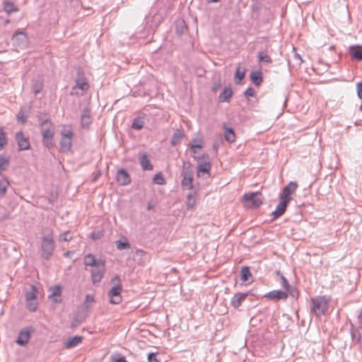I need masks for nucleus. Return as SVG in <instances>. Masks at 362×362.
I'll return each mask as SVG.
<instances>
[{"instance_id": "obj_1", "label": "nucleus", "mask_w": 362, "mask_h": 362, "mask_svg": "<svg viewBox=\"0 0 362 362\" xmlns=\"http://www.w3.org/2000/svg\"><path fill=\"white\" fill-rule=\"evenodd\" d=\"M330 298L322 296L311 298L310 310L317 317L325 315L328 309V304L330 302Z\"/></svg>"}, {"instance_id": "obj_2", "label": "nucleus", "mask_w": 362, "mask_h": 362, "mask_svg": "<svg viewBox=\"0 0 362 362\" xmlns=\"http://www.w3.org/2000/svg\"><path fill=\"white\" fill-rule=\"evenodd\" d=\"M40 130L42 136V142L44 146L50 148L53 146L54 126L49 118L46 117L45 120L40 122Z\"/></svg>"}, {"instance_id": "obj_3", "label": "nucleus", "mask_w": 362, "mask_h": 362, "mask_svg": "<svg viewBox=\"0 0 362 362\" xmlns=\"http://www.w3.org/2000/svg\"><path fill=\"white\" fill-rule=\"evenodd\" d=\"M181 175L182 176V180L181 183L182 187L184 189H192L194 171L192 170V165L189 161H183L181 170Z\"/></svg>"}, {"instance_id": "obj_4", "label": "nucleus", "mask_w": 362, "mask_h": 362, "mask_svg": "<svg viewBox=\"0 0 362 362\" xmlns=\"http://www.w3.org/2000/svg\"><path fill=\"white\" fill-rule=\"evenodd\" d=\"M41 250L42 256L45 259H49L53 254L54 250V240L53 233L50 231L42 238Z\"/></svg>"}, {"instance_id": "obj_5", "label": "nucleus", "mask_w": 362, "mask_h": 362, "mask_svg": "<svg viewBox=\"0 0 362 362\" xmlns=\"http://www.w3.org/2000/svg\"><path fill=\"white\" fill-rule=\"evenodd\" d=\"M263 199L264 197L261 192H249L243 195V202L245 207L257 209L262 204Z\"/></svg>"}, {"instance_id": "obj_6", "label": "nucleus", "mask_w": 362, "mask_h": 362, "mask_svg": "<svg viewBox=\"0 0 362 362\" xmlns=\"http://www.w3.org/2000/svg\"><path fill=\"white\" fill-rule=\"evenodd\" d=\"M60 148L63 152H68L72 146L74 133L71 129H64L61 131Z\"/></svg>"}, {"instance_id": "obj_7", "label": "nucleus", "mask_w": 362, "mask_h": 362, "mask_svg": "<svg viewBox=\"0 0 362 362\" xmlns=\"http://www.w3.org/2000/svg\"><path fill=\"white\" fill-rule=\"evenodd\" d=\"M298 183L296 182H290L286 185L282 192L279 194V199L286 200L290 202L292 199V195L295 193L298 188Z\"/></svg>"}, {"instance_id": "obj_8", "label": "nucleus", "mask_w": 362, "mask_h": 362, "mask_svg": "<svg viewBox=\"0 0 362 362\" xmlns=\"http://www.w3.org/2000/svg\"><path fill=\"white\" fill-rule=\"evenodd\" d=\"M90 272L93 284H95L101 281L105 273V261L99 264L96 267L92 268Z\"/></svg>"}, {"instance_id": "obj_9", "label": "nucleus", "mask_w": 362, "mask_h": 362, "mask_svg": "<svg viewBox=\"0 0 362 362\" xmlns=\"http://www.w3.org/2000/svg\"><path fill=\"white\" fill-rule=\"evenodd\" d=\"M121 291L122 286L120 284H116L112 287L108 292L110 303L119 304L122 301Z\"/></svg>"}, {"instance_id": "obj_10", "label": "nucleus", "mask_w": 362, "mask_h": 362, "mask_svg": "<svg viewBox=\"0 0 362 362\" xmlns=\"http://www.w3.org/2000/svg\"><path fill=\"white\" fill-rule=\"evenodd\" d=\"M197 159L198 175H199L200 173H209L211 165L210 162L209 161V156L207 155H204L202 156V158H197Z\"/></svg>"}, {"instance_id": "obj_11", "label": "nucleus", "mask_w": 362, "mask_h": 362, "mask_svg": "<svg viewBox=\"0 0 362 362\" xmlns=\"http://www.w3.org/2000/svg\"><path fill=\"white\" fill-rule=\"evenodd\" d=\"M88 88L89 85L84 78H78L76 81V86L72 88L71 94L83 95Z\"/></svg>"}, {"instance_id": "obj_12", "label": "nucleus", "mask_w": 362, "mask_h": 362, "mask_svg": "<svg viewBox=\"0 0 362 362\" xmlns=\"http://www.w3.org/2000/svg\"><path fill=\"white\" fill-rule=\"evenodd\" d=\"M15 138L18 143L19 151L28 150L30 148V142L28 138L24 136L23 132L20 131L16 132Z\"/></svg>"}, {"instance_id": "obj_13", "label": "nucleus", "mask_w": 362, "mask_h": 362, "mask_svg": "<svg viewBox=\"0 0 362 362\" xmlns=\"http://www.w3.org/2000/svg\"><path fill=\"white\" fill-rule=\"evenodd\" d=\"M105 260L101 258H96L93 254H88L83 258V264L86 267H96L99 264L104 262Z\"/></svg>"}, {"instance_id": "obj_14", "label": "nucleus", "mask_w": 362, "mask_h": 362, "mask_svg": "<svg viewBox=\"0 0 362 362\" xmlns=\"http://www.w3.org/2000/svg\"><path fill=\"white\" fill-rule=\"evenodd\" d=\"M117 181L120 185L125 186L131 183V177L124 169H119L117 173Z\"/></svg>"}, {"instance_id": "obj_15", "label": "nucleus", "mask_w": 362, "mask_h": 362, "mask_svg": "<svg viewBox=\"0 0 362 362\" xmlns=\"http://www.w3.org/2000/svg\"><path fill=\"white\" fill-rule=\"evenodd\" d=\"M265 298L273 300H286L288 293L281 290H274L267 293Z\"/></svg>"}, {"instance_id": "obj_16", "label": "nucleus", "mask_w": 362, "mask_h": 362, "mask_svg": "<svg viewBox=\"0 0 362 362\" xmlns=\"http://www.w3.org/2000/svg\"><path fill=\"white\" fill-rule=\"evenodd\" d=\"M289 202L286 200L280 199L279 204L276 206L275 211L272 212L273 219H276L282 216L287 208Z\"/></svg>"}, {"instance_id": "obj_17", "label": "nucleus", "mask_w": 362, "mask_h": 362, "mask_svg": "<svg viewBox=\"0 0 362 362\" xmlns=\"http://www.w3.org/2000/svg\"><path fill=\"white\" fill-rule=\"evenodd\" d=\"M30 337V330L29 328L22 329L19 334L16 343L21 346H25L28 344Z\"/></svg>"}, {"instance_id": "obj_18", "label": "nucleus", "mask_w": 362, "mask_h": 362, "mask_svg": "<svg viewBox=\"0 0 362 362\" xmlns=\"http://www.w3.org/2000/svg\"><path fill=\"white\" fill-rule=\"evenodd\" d=\"M49 298L52 299L54 303H60L62 299L60 298L62 294V287L59 285L54 286L49 288Z\"/></svg>"}, {"instance_id": "obj_19", "label": "nucleus", "mask_w": 362, "mask_h": 362, "mask_svg": "<svg viewBox=\"0 0 362 362\" xmlns=\"http://www.w3.org/2000/svg\"><path fill=\"white\" fill-rule=\"evenodd\" d=\"M248 293H238L230 300V305L235 308H239L247 297Z\"/></svg>"}, {"instance_id": "obj_20", "label": "nucleus", "mask_w": 362, "mask_h": 362, "mask_svg": "<svg viewBox=\"0 0 362 362\" xmlns=\"http://www.w3.org/2000/svg\"><path fill=\"white\" fill-rule=\"evenodd\" d=\"M349 54L352 58L362 61V46L351 45L349 47Z\"/></svg>"}, {"instance_id": "obj_21", "label": "nucleus", "mask_w": 362, "mask_h": 362, "mask_svg": "<svg viewBox=\"0 0 362 362\" xmlns=\"http://www.w3.org/2000/svg\"><path fill=\"white\" fill-rule=\"evenodd\" d=\"M185 136V134L182 129H176V131L173 133L171 140L170 144L173 146H176L178 145L182 140Z\"/></svg>"}, {"instance_id": "obj_22", "label": "nucleus", "mask_w": 362, "mask_h": 362, "mask_svg": "<svg viewBox=\"0 0 362 362\" xmlns=\"http://www.w3.org/2000/svg\"><path fill=\"white\" fill-rule=\"evenodd\" d=\"M91 123L90 112L88 109L86 108L83 110L81 116V124L83 128L88 127Z\"/></svg>"}, {"instance_id": "obj_23", "label": "nucleus", "mask_w": 362, "mask_h": 362, "mask_svg": "<svg viewBox=\"0 0 362 362\" xmlns=\"http://www.w3.org/2000/svg\"><path fill=\"white\" fill-rule=\"evenodd\" d=\"M140 164L144 170H153V165L146 153H144L140 156Z\"/></svg>"}, {"instance_id": "obj_24", "label": "nucleus", "mask_w": 362, "mask_h": 362, "mask_svg": "<svg viewBox=\"0 0 362 362\" xmlns=\"http://www.w3.org/2000/svg\"><path fill=\"white\" fill-rule=\"evenodd\" d=\"M233 95V91L230 88H225L222 93L219 95L218 99L220 102H228Z\"/></svg>"}, {"instance_id": "obj_25", "label": "nucleus", "mask_w": 362, "mask_h": 362, "mask_svg": "<svg viewBox=\"0 0 362 362\" xmlns=\"http://www.w3.org/2000/svg\"><path fill=\"white\" fill-rule=\"evenodd\" d=\"M250 79L255 86H259L262 82V74L260 71H252L250 74Z\"/></svg>"}, {"instance_id": "obj_26", "label": "nucleus", "mask_w": 362, "mask_h": 362, "mask_svg": "<svg viewBox=\"0 0 362 362\" xmlns=\"http://www.w3.org/2000/svg\"><path fill=\"white\" fill-rule=\"evenodd\" d=\"M252 276L248 267H243L241 269V280L243 282L252 281Z\"/></svg>"}, {"instance_id": "obj_27", "label": "nucleus", "mask_w": 362, "mask_h": 362, "mask_svg": "<svg viewBox=\"0 0 362 362\" xmlns=\"http://www.w3.org/2000/svg\"><path fill=\"white\" fill-rule=\"evenodd\" d=\"M83 337L81 336H75L69 339L65 343V346L67 349L72 348L77 346L81 342Z\"/></svg>"}, {"instance_id": "obj_28", "label": "nucleus", "mask_w": 362, "mask_h": 362, "mask_svg": "<svg viewBox=\"0 0 362 362\" xmlns=\"http://www.w3.org/2000/svg\"><path fill=\"white\" fill-rule=\"evenodd\" d=\"M144 117H137L134 119L132 124V128L135 130H140L144 127Z\"/></svg>"}, {"instance_id": "obj_29", "label": "nucleus", "mask_w": 362, "mask_h": 362, "mask_svg": "<svg viewBox=\"0 0 362 362\" xmlns=\"http://www.w3.org/2000/svg\"><path fill=\"white\" fill-rule=\"evenodd\" d=\"M4 9L8 14L18 11V8L13 2L8 1L4 2Z\"/></svg>"}, {"instance_id": "obj_30", "label": "nucleus", "mask_w": 362, "mask_h": 362, "mask_svg": "<svg viewBox=\"0 0 362 362\" xmlns=\"http://www.w3.org/2000/svg\"><path fill=\"white\" fill-rule=\"evenodd\" d=\"M224 137L229 143H233L235 141V134L232 128H226L224 132Z\"/></svg>"}, {"instance_id": "obj_31", "label": "nucleus", "mask_w": 362, "mask_h": 362, "mask_svg": "<svg viewBox=\"0 0 362 362\" xmlns=\"http://www.w3.org/2000/svg\"><path fill=\"white\" fill-rule=\"evenodd\" d=\"M245 71H246L245 69H244V68L242 69L240 66H238L236 69L235 78V83L237 84H240L241 81L245 78Z\"/></svg>"}, {"instance_id": "obj_32", "label": "nucleus", "mask_w": 362, "mask_h": 362, "mask_svg": "<svg viewBox=\"0 0 362 362\" xmlns=\"http://www.w3.org/2000/svg\"><path fill=\"white\" fill-rule=\"evenodd\" d=\"M37 293V288L34 286H32L30 287V289L26 292V294H25L26 300H36Z\"/></svg>"}, {"instance_id": "obj_33", "label": "nucleus", "mask_w": 362, "mask_h": 362, "mask_svg": "<svg viewBox=\"0 0 362 362\" xmlns=\"http://www.w3.org/2000/svg\"><path fill=\"white\" fill-rule=\"evenodd\" d=\"M8 186L9 182L6 178H2L0 180V197L5 195Z\"/></svg>"}, {"instance_id": "obj_34", "label": "nucleus", "mask_w": 362, "mask_h": 362, "mask_svg": "<svg viewBox=\"0 0 362 362\" xmlns=\"http://www.w3.org/2000/svg\"><path fill=\"white\" fill-rule=\"evenodd\" d=\"M9 165V158L3 155H0V171H4L7 169Z\"/></svg>"}, {"instance_id": "obj_35", "label": "nucleus", "mask_w": 362, "mask_h": 362, "mask_svg": "<svg viewBox=\"0 0 362 362\" xmlns=\"http://www.w3.org/2000/svg\"><path fill=\"white\" fill-rule=\"evenodd\" d=\"M153 182L156 185H163L166 183L161 173L156 174L153 178Z\"/></svg>"}, {"instance_id": "obj_36", "label": "nucleus", "mask_w": 362, "mask_h": 362, "mask_svg": "<svg viewBox=\"0 0 362 362\" xmlns=\"http://www.w3.org/2000/svg\"><path fill=\"white\" fill-rule=\"evenodd\" d=\"M7 144L6 133L2 127H0V150H1Z\"/></svg>"}, {"instance_id": "obj_37", "label": "nucleus", "mask_w": 362, "mask_h": 362, "mask_svg": "<svg viewBox=\"0 0 362 362\" xmlns=\"http://www.w3.org/2000/svg\"><path fill=\"white\" fill-rule=\"evenodd\" d=\"M116 247L119 250H127L130 248V244L127 240L122 241L117 240L116 241Z\"/></svg>"}, {"instance_id": "obj_38", "label": "nucleus", "mask_w": 362, "mask_h": 362, "mask_svg": "<svg viewBox=\"0 0 362 362\" xmlns=\"http://www.w3.org/2000/svg\"><path fill=\"white\" fill-rule=\"evenodd\" d=\"M95 302V298L93 295L87 294L85 298L83 305L86 309L90 308L92 304Z\"/></svg>"}, {"instance_id": "obj_39", "label": "nucleus", "mask_w": 362, "mask_h": 362, "mask_svg": "<svg viewBox=\"0 0 362 362\" xmlns=\"http://www.w3.org/2000/svg\"><path fill=\"white\" fill-rule=\"evenodd\" d=\"M258 59L259 62H264L267 64H271L272 62V58L264 52H258Z\"/></svg>"}, {"instance_id": "obj_40", "label": "nucleus", "mask_w": 362, "mask_h": 362, "mask_svg": "<svg viewBox=\"0 0 362 362\" xmlns=\"http://www.w3.org/2000/svg\"><path fill=\"white\" fill-rule=\"evenodd\" d=\"M26 308L30 312H35L37 308V303L36 300H26Z\"/></svg>"}, {"instance_id": "obj_41", "label": "nucleus", "mask_w": 362, "mask_h": 362, "mask_svg": "<svg viewBox=\"0 0 362 362\" xmlns=\"http://www.w3.org/2000/svg\"><path fill=\"white\" fill-rule=\"evenodd\" d=\"M13 40H22L23 42L27 41V36L23 32H16L13 36Z\"/></svg>"}, {"instance_id": "obj_42", "label": "nucleus", "mask_w": 362, "mask_h": 362, "mask_svg": "<svg viewBox=\"0 0 362 362\" xmlns=\"http://www.w3.org/2000/svg\"><path fill=\"white\" fill-rule=\"evenodd\" d=\"M196 204V200L194 195L190 193L187 195V206L189 209L193 208Z\"/></svg>"}, {"instance_id": "obj_43", "label": "nucleus", "mask_w": 362, "mask_h": 362, "mask_svg": "<svg viewBox=\"0 0 362 362\" xmlns=\"http://www.w3.org/2000/svg\"><path fill=\"white\" fill-rule=\"evenodd\" d=\"M72 239V236L69 232H66L59 235V241H70Z\"/></svg>"}, {"instance_id": "obj_44", "label": "nucleus", "mask_w": 362, "mask_h": 362, "mask_svg": "<svg viewBox=\"0 0 362 362\" xmlns=\"http://www.w3.org/2000/svg\"><path fill=\"white\" fill-rule=\"evenodd\" d=\"M281 286L285 288L286 291L290 290V284H288L286 278L283 275L281 274Z\"/></svg>"}, {"instance_id": "obj_45", "label": "nucleus", "mask_w": 362, "mask_h": 362, "mask_svg": "<svg viewBox=\"0 0 362 362\" xmlns=\"http://www.w3.org/2000/svg\"><path fill=\"white\" fill-rule=\"evenodd\" d=\"M27 119L28 116H25L21 110L17 114V119L22 124H25L27 122Z\"/></svg>"}, {"instance_id": "obj_46", "label": "nucleus", "mask_w": 362, "mask_h": 362, "mask_svg": "<svg viewBox=\"0 0 362 362\" xmlns=\"http://www.w3.org/2000/svg\"><path fill=\"white\" fill-rule=\"evenodd\" d=\"M246 98L253 97L255 95V90L252 87H248L244 93Z\"/></svg>"}, {"instance_id": "obj_47", "label": "nucleus", "mask_w": 362, "mask_h": 362, "mask_svg": "<svg viewBox=\"0 0 362 362\" xmlns=\"http://www.w3.org/2000/svg\"><path fill=\"white\" fill-rule=\"evenodd\" d=\"M42 88V85L41 83H36L33 85L34 93L35 95L38 94Z\"/></svg>"}, {"instance_id": "obj_48", "label": "nucleus", "mask_w": 362, "mask_h": 362, "mask_svg": "<svg viewBox=\"0 0 362 362\" xmlns=\"http://www.w3.org/2000/svg\"><path fill=\"white\" fill-rule=\"evenodd\" d=\"M202 148V144H190L191 151L194 154L197 153V148Z\"/></svg>"}, {"instance_id": "obj_49", "label": "nucleus", "mask_w": 362, "mask_h": 362, "mask_svg": "<svg viewBox=\"0 0 362 362\" xmlns=\"http://www.w3.org/2000/svg\"><path fill=\"white\" fill-rule=\"evenodd\" d=\"M221 86V81L218 80V81L215 82L213 84V86L211 88V90L213 92L216 93Z\"/></svg>"}, {"instance_id": "obj_50", "label": "nucleus", "mask_w": 362, "mask_h": 362, "mask_svg": "<svg viewBox=\"0 0 362 362\" xmlns=\"http://www.w3.org/2000/svg\"><path fill=\"white\" fill-rule=\"evenodd\" d=\"M356 89L358 97L362 100V82L357 83Z\"/></svg>"}, {"instance_id": "obj_51", "label": "nucleus", "mask_w": 362, "mask_h": 362, "mask_svg": "<svg viewBox=\"0 0 362 362\" xmlns=\"http://www.w3.org/2000/svg\"><path fill=\"white\" fill-rule=\"evenodd\" d=\"M147 358H148V362H159L156 357V354H154V353L148 354Z\"/></svg>"}, {"instance_id": "obj_52", "label": "nucleus", "mask_w": 362, "mask_h": 362, "mask_svg": "<svg viewBox=\"0 0 362 362\" xmlns=\"http://www.w3.org/2000/svg\"><path fill=\"white\" fill-rule=\"evenodd\" d=\"M287 292H288V293H289V294H290L292 297H293V298L297 297V296H298V291H297L296 288H294L291 287V286H290V290H289V291H287Z\"/></svg>"}, {"instance_id": "obj_53", "label": "nucleus", "mask_w": 362, "mask_h": 362, "mask_svg": "<svg viewBox=\"0 0 362 362\" xmlns=\"http://www.w3.org/2000/svg\"><path fill=\"white\" fill-rule=\"evenodd\" d=\"M101 236V233L100 232H93L90 235V237L93 240L99 239Z\"/></svg>"}, {"instance_id": "obj_54", "label": "nucleus", "mask_w": 362, "mask_h": 362, "mask_svg": "<svg viewBox=\"0 0 362 362\" xmlns=\"http://www.w3.org/2000/svg\"><path fill=\"white\" fill-rule=\"evenodd\" d=\"M112 362H128L124 357L113 358Z\"/></svg>"}, {"instance_id": "obj_55", "label": "nucleus", "mask_w": 362, "mask_h": 362, "mask_svg": "<svg viewBox=\"0 0 362 362\" xmlns=\"http://www.w3.org/2000/svg\"><path fill=\"white\" fill-rule=\"evenodd\" d=\"M37 117V119H38V122H39L40 124V122H42V121L45 119H43L42 113H40Z\"/></svg>"}, {"instance_id": "obj_56", "label": "nucleus", "mask_w": 362, "mask_h": 362, "mask_svg": "<svg viewBox=\"0 0 362 362\" xmlns=\"http://www.w3.org/2000/svg\"><path fill=\"white\" fill-rule=\"evenodd\" d=\"M153 208V206L151 204V203L148 202L147 205V209L148 211L151 210Z\"/></svg>"}, {"instance_id": "obj_57", "label": "nucleus", "mask_w": 362, "mask_h": 362, "mask_svg": "<svg viewBox=\"0 0 362 362\" xmlns=\"http://www.w3.org/2000/svg\"><path fill=\"white\" fill-rule=\"evenodd\" d=\"M295 57H296V59H300V63H301V62H303V60H302V59H301L300 56L298 54H295Z\"/></svg>"}, {"instance_id": "obj_58", "label": "nucleus", "mask_w": 362, "mask_h": 362, "mask_svg": "<svg viewBox=\"0 0 362 362\" xmlns=\"http://www.w3.org/2000/svg\"><path fill=\"white\" fill-rule=\"evenodd\" d=\"M119 281V282L120 281V279H119V277L118 276H116L112 279V281Z\"/></svg>"}, {"instance_id": "obj_59", "label": "nucleus", "mask_w": 362, "mask_h": 362, "mask_svg": "<svg viewBox=\"0 0 362 362\" xmlns=\"http://www.w3.org/2000/svg\"><path fill=\"white\" fill-rule=\"evenodd\" d=\"M358 318L360 319L361 320V322L362 323V310L361 311L359 315H358Z\"/></svg>"}, {"instance_id": "obj_60", "label": "nucleus", "mask_w": 362, "mask_h": 362, "mask_svg": "<svg viewBox=\"0 0 362 362\" xmlns=\"http://www.w3.org/2000/svg\"><path fill=\"white\" fill-rule=\"evenodd\" d=\"M276 274L281 278V274H282L280 272V271H276Z\"/></svg>"}, {"instance_id": "obj_61", "label": "nucleus", "mask_w": 362, "mask_h": 362, "mask_svg": "<svg viewBox=\"0 0 362 362\" xmlns=\"http://www.w3.org/2000/svg\"><path fill=\"white\" fill-rule=\"evenodd\" d=\"M209 1H210V2H214V3L220 1V0H209Z\"/></svg>"}, {"instance_id": "obj_62", "label": "nucleus", "mask_w": 362, "mask_h": 362, "mask_svg": "<svg viewBox=\"0 0 362 362\" xmlns=\"http://www.w3.org/2000/svg\"><path fill=\"white\" fill-rule=\"evenodd\" d=\"M359 110H360L361 111H362V103H361V105H360V107H359Z\"/></svg>"}]
</instances>
